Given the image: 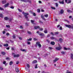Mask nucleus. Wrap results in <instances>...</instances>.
Here are the masks:
<instances>
[{
	"label": "nucleus",
	"mask_w": 73,
	"mask_h": 73,
	"mask_svg": "<svg viewBox=\"0 0 73 73\" xmlns=\"http://www.w3.org/2000/svg\"><path fill=\"white\" fill-rule=\"evenodd\" d=\"M22 13L23 15L25 16V19H28V17L27 15H29V13H25L24 12H23Z\"/></svg>",
	"instance_id": "1"
},
{
	"label": "nucleus",
	"mask_w": 73,
	"mask_h": 73,
	"mask_svg": "<svg viewBox=\"0 0 73 73\" xmlns=\"http://www.w3.org/2000/svg\"><path fill=\"white\" fill-rule=\"evenodd\" d=\"M66 27H67V28H72V29H73V25H65Z\"/></svg>",
	"instance_id": "2"
},
{
	"label": "nucleus",
	"mask_w": 73,
	"mask_h": 73,
	"mask_svg": "<svg viewBox=\"0 0 73 73\" xmlns=\"http://www.w3.org/2000/svg\"><path fill=\"white\" fill-rule=\"evenodd\" d=\"M22 1H23V2H25L27 3V2H29L30 3H31V2L30 0H21Z\"/></svg>",
	"instance_id": "3"
},
{
	"label": "nucleus",
	"mask_w": 73,
	"mask_h": 73,
	"mask_svg": "<svg viewBox=\"0 0 73 73\" xmlns=\"http://www.w3.org/2000/svg\"><path fill=\"white\" fill-rule=\"evenodd\" d=\"M62 48L60 46H59V47H56V49L57 50H60V49H61Z\"/></svg>",
	"instance_id": "4"
},
{
	"label": "nucleus",
	"mask_w": 73,
	"mask_h": 73,
	"mask_svg": "<svg viewBox=\"0 0 73 73\" xmlns=\"http://www.w3.org/2000/svg\"><path fill=\"white\" fill-rule=\"evenodd\" d=\"M40 43L39 42H38L36 43V45H38L39 48H40L41 46V45L40 44Z\"/></svg>",
	"instance_id": "5"
},
{
	"label": "nucleus",
	"mask_w": 73,
	"mask_h": 73,
	"mask_svg": "<svg viewBox=\"0 0 73 73\" xmlns=\"http://www.w3.org/2000/svg\"><path fill=\"white\" fill-rule=\"evenodd\" d=\"M39 36H42V37H45V34H44L40 33H39Z\"/></svg>",
	"instance_id": "6"
},
{
	"label": "nucleus",
	"mask_w": 73,
	"mask_h": 73,
	"mask_svg": "<svg viewBox=\"0 0 73 73\" xmlns=\"http://www.w3.org/2000/svg\"><path fill=\"white\" fill-rule=\"evenodd\" d=\"M64 11L63 9H61L59 12V13L62 15V14H63L64 13Z\"/></svg>",
	"instance_id": "7"
},
{
	"label": "nucleus",
	"mask_w": 73,
	"mask_h": 73,
	"mask_svg": "<svg viewBox=\"0 0 73 73\" xmlns=\"http://www.w3.org/2000/svg\"><path fill=\"white\" fill-rule=\"evenodd\" d=\"M59 60V58H55V59L54 60V62H56V61H57L58 60Z\"/></svg>",
	"instance_id": "8"
},
{
	"label": "nucleus",
	"mask_w": 73,
	"mask_h": 73,
	"mask_svg": "<svg viewBox=\"0 0 73 73\" xmlns=\"http://www.w3.org/2000/svg\"><path fill=\"white\" fill-rule=\"evenodd\" d=\"M14 57H20V54H17L16 55H14Z\"/></svg>",
	"instance_id": "9"
},
{
	"label": "nucleus",
	"mask_w": 73,
	"mask_h": 73,
	"mask_svg": "<svg viewBox=\"0 0 73 73\" xmlns=\"http://www.w3.org/2000/svg\"><path fill=\"white\" fill-rule=\"evenodd\" d=\"M39 28H40V26H35L34 27V29H39Z\"/></svg>",
	"instance_id": "10"
},
{
	"label": "nucleus",
	"mask_w": 73,
	"mask_h": 73,
	"mask_svg": "<svg viewBox=\"0 0 73 73\" xmlns=\"http://www.w3.org/2000/svg\"><path fill=\"white\" fill-rule=\"evenodd\" d=\"M59 3H60V4H64V0H62V1H59Z\"/></svg>",
	"instance_id": "11"
},
{
	"label": "nucleus",
	"mask_w": 73,
	"mask_h": 73,
	"mask_svg": "<svg viewBox=\"0 0 73 73\" xmlns=\"http://www.w3.org/2000/svg\"><path fill=\"white\" fill-rule=\"evenodd\" d=\"M9 19V18L7 17H5L4 18V19L5 20H6L7 21V20H8Z\"/></svg>",
	"instance_id": "12"
},
{
	"label": "nucleus",
	"mask_w": 73,
	"mask_h": 73,
	"mask_svg": "<svg viewBox=\"0 0 73 73\" xmlns=\"http://www.w3.org/2000/svg\"><path fill=\"white\" fill-rule=\"evenodd\" d=\"M8 5H9V3H7L5 4V5H4V8L5 7V8H6V7H7L8 6Z\"/></svg>",
	"instance_id": "13"
},
{
	"label": "nucleus",
	"mask_w": 73,
	"mask_h": 73,
	"mask_svg": "<svg viewBox=\"0 0 73 73\" xmlns=\"http://www.w3.org/2000/svg\"><path fill=\"white\" fill-rule=\"evenodd\" d=\"M41 18L43 20H44L45 21V19L44 18V15H41Z\"/></svg>",
	"instance_id": "14"
},
{
	"label": "nucleus",
	"mask_w": 73,
	"mask_h": 73,
	"mask_svg": "<svg viewBox=\"0 0 73 73\" xmlns=\"http://www.w3.org/2000/svg\"><path fill=\"white\" fill-rule=\"evenodd\" d=\"M44 33H48V30H47V29H45L44 30Z\"/></svg>",
	"instance_id": "15"
},
{
	"label": "nucleus",
	"mask_w": 73,
	"mask_h": 73,
	"mask_svg": "<svg viewBox=\"0 0 73 73\" xmlns=\"http://www.w3.org/2000/svg\"><path fill=\"white\" fill-rule=\"evenodd\" d=\"M37 61L36 60H34L32 62V64H35V63H37Z\"/></svg>",
	"instance_id": "16"
},
{
	"label": "nucleus",
	"mask_w": 73,
	"mask_h": 73,
	"mask_svg": "<svg viewBox=\"0 0 73 73\" xmlns=\"http://www.w3.org/2000/svg\"><path fill=\"white\" fill-rule=\"evenodd\" d=\"M64 50H70V49L69 48H66L65 47H64Z\"/></svg>",
	"instance_id": "17"
},
{
	"label": "nucleus",
	"mask_w": 73,
	"mask_h": 73,
	"mask_svg": "<svg viewBox=\"0 0 73 73\" xmlns=\"http://www.w3.org/2000/svg\"><path fill=\"white\" fill-rule=\"evenodd\" d=\"M2 4H5V3H6V1H5V0L3 1H2Z\"/></svg>",
	"instance_id": "18"
},
{
	"label": "nucleus",
	"mask_w": 73,
	"mask_h": 73,
	"mask_svg": "<svg viewBox=\"0 0 73 73\" xmlns=\"http://www.w3.org/2000/svg\"><path fill=\"white\" fill-rule=\"evenodd\" d=\"M15 70L16 72H19V68H16Z\"/></svg>",
	"instance_id": "19"
},
{
	"label": "nucleus",
	"mask_w": 73,
	"mask_h": 73,
	"mask_svg": "<svg viewBox=\"0 0 73 73\" xmlns=\"http://www.w3.org/2000/svg\"><path fill=\"white\" fill-rule=\"evenodd\" d=\"M71 55L70 57L71 58H72V59H73V53H71L70 54Z\"/></svg>",
	"instance_id": "20"
},
{
	"label": "nucleus",
	"mask_w": 73,
	"mask_h": 73,
	"mask_svg": "<svg viewBox=\"0 0 73 73\" xmlns=\"http://www.w3.org/2000/svg\"><path fill=\"white\" fill-rule=\"evenodd\" d=\"M50 44H51V45H54L55 44V43L54 42H51Z\"/></svg>",
	"instance_id": "21"
},
{
	"label": "nucleus",
	"mask_w": 73,
	"mask_h": 73,
	"mask_svg": "<svg viewBox=\"0 0 73 73\" xmlns=\"http://www.w3.org/2000/svg\"><path fill=\"white\" fill-rule=\"evenodd\" d=\"M71 3V0H68V1L67 2V4H69Z\"/></svg>",
	"instance_id": "22"
},
{
	"label": "nucleus",
	"mask_w": 73,
	"mask_h": 73,
	"mask_svg": "<svg viewBox=\"0 0 73 73\" xmlns=\"http://www.w3.org/2000/svg\"><path fill=\"white\" fill-rule=\"evenodd\" d=\"M21 51H22V52H26V50L24 49H21Z\"/></svg>",
	"instance_id": "23"
},
{
	"label": "nucleus",
	"mask_w": 73,
	"mask_h": 73,
	"mask_svg": "<svg viewBox=\"0 0 73 73\" xmlns=\"http://www.w3.org/2000/svg\"><path fill=\"white\" fill-rule=\"evenodd\" d=\"M1 53L2 54H3V55H4L6 53L5 52H1Z\"/></svg>",
	"instance_id": "24"
},
{
	"label": "nucleus",
	"mask_w": 73,
	"mask_h": 73,
	"mask_svg": "<svg viewBox=\"0 0 73 73\" xmlns=\"http://www.w3.org/2000/svg\"><path fill=\"white\" fill-rule=\"evenodd\" d=\"M67 12L69 13H72V11L70 10L69 9L67 10Z\"/></svg>",
	"instance_id": "25"
},
{
	"label": "nucleus",
	"mask_w": 73,
	"mask_h": 73,
	"mask_svg": "<svg viewBox=\"0 0 73 73\" xmlns=\"http://www.w3.org/2000/svg\"><path fill=\"white\" fill-rule=\"evenodd\" d=\"M0 17H1V18H3V17H4L3 15L1 14H0Z\"/></svg>",
	"instance_id": "26"
},
{
	"label": "nucleus",
	"mask_w": 73,
	"mask_h": 73,
	"mask_svg": "<svg viewBox=\"0 0 73 73\" xmlns=\"http://www.w3.org/2000/svg\"><path fill=\"white\" fill-rule=\"evenodd\" d=\"M44 17H48V15L46 14V15H44Z\"/></svg>",
	"instance_id": "27"
},
{
	"label": "nucleus",
	"mask_w": 73,
	"mask_h": 73,
	"mask_svg": "<svg viewBox=\"0 0 73 73\" xmlns=\"http://www.w3.org/2000/svg\"><path fill=\"white\" fill-rule=\"evenodd\" d=\"M32 40V38H30L29 39H27V41H31Z\"/></svg>",
	"instance_id": "28"
},
{
	"label": "nucleus",
	"mask_w": 73,
	"mask_h": 73,
	"mask_svg": "<svg viewBox=\"0 0 73 73\" xmlns=\"http://www.w3.org/2000/svg\"><path fill=\"white\" fill-rule=\"evenodd\" d=\"M27 33L29 35H31V34H32L31 32L29 31H27Z\"/></svg>",
	"instance_id": "29"
},
{
	"label": "nucleus",
	"mask_w": 73,
	"mask_h": 73,
	"mask_svg": "<svg viewBox=\"0 0 73 73\" xmlns=\"http://www.w3.org/2000/svg\"><path fill=\"white\" fill-rule=\"evenodd\" d=\"M3 45L4 46H8V44H5Z\"/></svg>",
	"instance_id": "30"
},
{
	"label": "nucleus",
	"mask_w": 73,
	"mask_h": 73,
	"mask_svg": "<svg viewBox=\"0 0 73 73\" xmlns=\"http://www.w3.org/2000/svg\"><path fill=\"white\" fill-rule=\"evenodd\" d=\"M31 22L32 24H34V22H35V21L33 20H31Z\"/></svg>",
	"instance_id": "31"
},
{
	"label": "nucleus",
	"mask_w": 73,
	"mask_h": 73,
	"mask_svg": "<svg viewBox=\"0 0 73 73\" xmlns=\"http://www.w3.org/2000/svg\"><path fill=\"white\" fill-rule=\"evenodd\" d=\"M54 33L55 35H58V32H55Z\"/></svg>",
	"instance_id": "32"
},
{
	"label": "nucleus",
	"mask_w": 73,
	"mask_h": 73,
	"mask_svg": "<svg viewBox=\"0 0 73 73\" xmlns=\"http://www.w3.org/2000/svg\"><path fill=\"white\" fill-rule=\"evenodd\" d=\"M27 66L28 68H30V65L29 64H27Z\"/></svg>",
	"instance_id": "33"
},
{
	"label": "nucleus",
	"mask_w": 73,
	"mask_h": 73,
	"mask_svg": "<svg viewBox=\"0 0 73 73\" xmlns=\"http://www.w3.org/2000/svg\"><path fill=\"white\" fill-rule=\"evenodd\" d=\"M12 64H13V62H12V61H10V63H9L10 65H12Z\"/></svg>",
	"instance_id": "34"
},
{
	"label": "nucleus",
	"mask_w": 73,
	"mask_h": 73,
	"mask_svg": "<svg viewBox=\"0 0 73 73\" xmlns=\"http://www.w3.org/2000/svg\"><path fill=\"white\" fill-rule=\"evenodd\" d=\"M64 21H66V22H67V23H69V21H68L67 20L65 19L64 20Z\"/></svg>",
	"instance_id": "35"
},
{
	"label": "nucleus",
	"mask_w": 73,
	"mask_h": 73,
	"mask_svg": "<svg viewBox=\"0 0 73 73\" xmlns=\"http://www.w3.org/2000/svg\"><path fill=\"white\" fill-rule=\"evenodd\" d=\"M12 20H13V19L12 18H9V21H11Z\"/></svg>",
	"instance_id": "36"
},
{
	"label": "nucleus",
	"mask_w": 73,
	"mask_h": 73,
	"mask_svg": "<svg viewBox=\"0 0 73 73\" xmlns=\"http://www.w3.org/2000/svg\"><path fill=\"white\" fill-rule=\"evenodd\" d=\"M39 30H40V31H43V29L41 28H39Z\"/></svg>",
	"instance_id": "37"
},
{
	"label": "nucleus",
	"mask_w": 73,
	"mask_h": 73,
	"mask_svg": "<svg viewBox=\"0 0 73 73\" xmlns=\"http://www.w3.org/2000/svg\"><path fill=\"white\" fill-rule=\"evenodd\" d=\"M27 43L28 45H30V44H31V42H30L27 41Z\"/></svg>",
	"instance_id": "38"
},
{
	"label": "nucleus",
	"mask_w": 73,
	"mask_h": 73,
	"mask_svg": "<svg viewBox=\"0 0 73 73\" xmlns=\"http://www.w3.org/2000/svg\"><path fill=\"white\" fill-rule=\"evenodd\" d=\"M50 38L51 40H54V37H50Z\"/></svg>",
	"instance_id": "39"
},
{
	"label": "nucleus",
	"mask_w": 73,
	"mask_h": 73,
	"mask_svg": "<svg viewBox=\"0 0 73 73\" xmlns=\"http://www.w3.org/2000/svg\"><path fill=\"white\" fill-rule=\"evenodd\" d=\"M61 53L63 54H65V52H64L63 51V52H61Z\"/></svg>",
	"instance_id": "40"
},
{
	"label": "nucleus",
	"mask_w": 73,
	"mask_h": 73,
	"mask_svg": "<svg viewBox=\"0 0 73 73\" xmlns=\"http://www.w3.org/2000/svg\"><path fill=\"white\" fill-rule=\"evenodd\" d=\"M13 38H16V36H15V35H13Z\"/></svg>",
	"instance_id": "41"
},
{
	"label": "nucleus",
	"mask_w": 73,
	"mask_h": 73,
	"mask_svg": "<svg viewBox=\"0 0 73 73\" xmlns=\"http://www.w3.org/2000/svg\"><path fill=\"white\" fill-rule=\"evenodd\" d=\"M0 10L3 11V10H4V9L1 7H0Z\"/></svg>",
	"instance_id": "42"
},
{
	"label": "nucleus",
	"mask_w": 73,
	"mask_h": 73,
	"mask_svg": "<svg viewBox=\"0 0 73 73\" xmlns=\"http://www.w3.org/2000/svg\"><path fill=\"white\" fill-rule=\"evenodd\" d=\"M51 9H55L56 8L55 7H51Z\"/></svg>",
	"instance_id": "43"
},
{
	"label": "nucleus",
	"mask_w": 73,
	"mask_h": 73,
	"mask_svg": "<svg viewBox=\"0 0 73 73\" xmlns=\"http://www.w3.org/2000/svg\"><path fill=\"white\" fill-rule=\"evenodd\" d=\"M37 12L38 13H39L40 12V10L39 9H37Z\"/></svg>",
	"instance_id": "44"
},
{
	"label": "nucleus",
	"mask_w": 73,
	"mask_h": 73,
	"mask_svg": "<svg viewBox=\"0 0 73 73\" xmlns=\"http://www.w3.org/2000/svg\"><path fill=\"white\" fill-rule=\"evenodd\" d=\"M33 15H34V16H36V13H33Z\"/></svg>",
	"instance_id": "45"
},
{
	"label": "nucleus",
	"mask_w": 73,
	"mask_h": 73,
	"mask_svg": "<svg viewBox=\"0 0 73 73\" xmlns=\"http://www.w3.org/2000/svg\"><path fill=\"white\" fill-rule=\"evenodd\" d=\"M59 40L60 41V42H62V39L61 38H60Z\"/></svg>",
	"instance_id": "46"
},
{
	"label": "nucleus",
	"mask_w": 73,
	"mask_h": 73,
	"mask_svg": "<svg viewBox=\"0 0 73 73\" xmlns=\"http://www.w3.org/2000/svg\"><path fill=\"white\" fill-rule=\"evenodd\" d=\"M6 27H7V28H10V26L9 25H6Z\"/></svg>",
	"instance_id": "47"
},
{
	"label": "nucleus",
	"mask_w": 73,
	"mask_h": 73,
	"mask_svg": "<svg viewBox=\"0 0 73 73\" xmlns=\"http://www.w3.org/2000/svg\"><path fill=\"white\" fill-rule=\"evenodd\" d=\"M18 10L19 11V12H22V10H21L19 9H18Z\"/></svg>",
	"instance_id": "48"
},
{
	"label": "nucleus",
	"mask_w": 73,
	"mask_h": 73,
	"mask_svg": "<svg viewBox=\"0 0 73 73\" xmlns=\"http://www.w3.org/2000/svg\"><path fill=\"white\" fill-rule=\"evenodd\" d=\"M39 23H40L41 24H42V22L41 21H39Z\"/></svg>",
	"instance_id": "49"
},
{
	"label": "nucleus",
	"mask_w": 73,
	"mask_h": 73,
	"mask_svg": "<svg viewBox=\"0 0 73 73\" xmlns=\"http://www.w3.org/2000/svg\"><path fill=\"white\" fill-rule=\"evenodd\" d=\"M6 63V61H4L3 62V64H5Z\"/></svg>",
	"instance_id": "50"
},
{
	"label": "nucleus",
	"mask_w": 73,
	"mask_h": 73,
	"mask_svg": "<svg viewBox=\"0 0 73 73\" xmlns=\"http://www.w3.org/2000/svg\"><path fill=\"white\" fill-rule=\"evenodd\" d=\"M6 60H10V58L8 57H7L6 58Z\"/></svg>",
	"instance_id": "51"
},
{
	"label": "nucleus",
	"mask_w": 73,
	"mask_h": 73,
	"mask_svg": "<svg viewBox=\"0 0 73 73\" xmlns=\"http://www.w3.org/2000/svg\"><path fill=\"white\" fill-rule=\"evenodd\" d=\"M10 8L11 9H14V7L13 6H11L10 7Z\"/></svg>",
	"instance_id": "52"
},
{
	"label": "nucleus",
	"mask_w": 73,
	"mask_h": 73,
	"mask_svg": "<svg viewBox=\"0 0 73 73\" xmlns=\"http://www.w3.org/2000/svg\"><path fill=\"white\" fill-rule=\"evenodd\" d=\"M49 49H50V50H51L53 49V48H52V47H49Z\"/></svg>",
	"instance_id": "53"
},
{
	"label": "nucleus",
	"mask_w": 73,
	"mask_h": 73,
	"mask_svg": "<svg viewBox=\"0 0 73 73\" xmlns=\"http://www.w3.org/2000/svg\"><path fill=\"white\" fill-rule=\"evenodd\" d=\"M58 3H56V7H58Z\"/></svg>",
	"instance_id": "54"
},
{
	"label": "nucleus",
	"mask_w": 73,
	"mask_h": 73,
	"mask_svg": "<svg viewBox=\"0 0 73 73\" xmlns=\"http://www.w3.org/2000/svg\"><path fill=\"white\" fill-rule=\"evenodd\" d=\"M51 34L52 35V36H54V35L53 33L52 32L51 33Z\"/></svg>",
	"instance_id": "55"
},
{
	"label": "nucleus",
	"mask_w": 73,
	"mask_h": 73,
	"mask_svg": "<svg viewBox=\"0 0 73 73\" xmlns=\"http://www.w3.org/2000/svg\"><path fill=\"white\" fill-rule=\"evenodd\" d=\"M35 68H37V64L36 65Z\"/></svg>",
	"instance_id": "56"
},
{
	"label": "nucleus",
	"mask_w": 73,
	"mask_h": 73,
	"mask_svg": "<svg viewBox=\"0 0 73 73\" xmlns=\"http://www.w3.org/2000/svg\"><path fill=\"white\" fill-rule=\"evenodd\" d=\"M3 34H5V31H3Z\"/></svg>",
	"instance_id": "57"
},
{
	"label": "nucleus",
	"mask_w": 73,
	"mask_h": 73,
	"mask_svg": "<svg viewBox=\"0 0 73 73\" xmlns=\"http://www.w3.org/2000/svg\"><path fill=\"white\" fill-rule=\"evenodd\" d=\"M20 28H21V29H23V26H21Z\"/></svg>",
	"instance_id": "58"
},
{
	"label": "nucleus",
	"mask_w": 73,
	"mask_h": 73,
	"mask_svg": "<svg viewBox=\"0 0 73 73\" xmlns=\"http://www.w3.org/2000/svg\"><path fill=\"white\" fill-rule=\"evenodd\" d=\"M50 35H48L47 36V37H50Z\"/></svg>",
	"instance_id": "59"
},
{
	"label": "nucleus",
	"mask_w": 73,
	"mask_h": 73,
	"mask_svg": "<svg viewBox=\"0 0 73 73\" xmlns=\"http://www.w3.org/2000/svg\"><path fill=\"white\" fill-rule=\"evenodd\" d=\"M60 30H62V27H60Z\"/></svg>",
	"instance_id": "60"
},
{
	"label": "nucleus",
	"mask_w": 73,
	"mask_h": 73,
	"mask_svg": "<svg viewBox=\"0 0 73 73\" xmlns=\"http://www.w3.org/2000/svg\"><path fill=\"white\" fill-rule=\"evenodd\" d=\"M0 69L1 70H2L3 69V68H2L1 67H0Z\"/></svg>",
	"instance_id": "61"
},
{
	"label": "nucleus",
	"mask_w": 73,
	"mask_h": 73,
	"mask_svg": "<svg viewBox=\"0 0 73 73\" xmlns=\"http://www.w3.org/2000/svg\"><path fill=\"white\" fill-rule=\"evenodd\" d=\"M46 41H47L48 42H50V41L48 39L46 40Z\"/></svg>",
	"instance_id": "62"
},
{
	"label": "nucleus",
	"mask_w": 73,
	"mask_h": 73,
	"mask_svg": "<svg viewBox=\"0 0 73 73\" xmlns=\"http://www.w3.org/2000/svg\"><path fill=\"white\" fill-rule=\"evenodd\" d=\"M9 33H6V35H7V36H9Z\"/></svg>",
	"instance_id": "63"
},
{
	"label": "nucleus",
	"mask_w": 73,
	"mask_h": 73,
	"mask_svg": "<svg viewBox=\"0 0 73 73\" xmlns=\"http://www.w3.org/2000/svg\"><path fill=\"white\" fill-rule=\"evenodd\" d=\"M19 38L20 40H22V38L21 37H19Z\"/></svg>",
	"instance_id": "64"
}]
</instances>
